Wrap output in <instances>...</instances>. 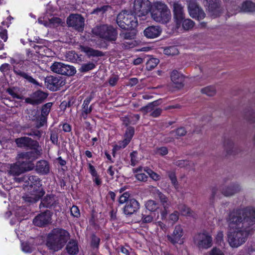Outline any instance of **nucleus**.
Segmentation results:
<instances>
[{
  "instance_id": "63",
  "label": "nucleus",
  "mask_w": 255,
  "mask_h": 255,
  "mask_svg": "<svg viewBox=\"0 0 255 255\" xmlns=\"http://www.w3.org/2000/svg\"><path fill=\"white\" fill-rule=\"evenodd\" d=\"M137 154V152L136 151H133L130 153V164L133 166H135L137 162V160L136 159Z\"/></svg>"
},
{
  "instance_id": "32",
  "label": "nucleus",
  "mask_w": 255,
  "mask_h": 255,
  "mask_svg": "<svg viewBox=\"0 0 255 255\" xmlns=\"http://www.w3.org/2000/svg\"><path fill=\"white\" fill-rule=\"evenodd\" d=\"M66 60L73 63H80L83 61L82 55H78L74 51H68L66 53Z\"/></svg>"
},
{
  "instance_id": "45",
  "label": "nucleus",
  "mask_w": 255,
  "mask_h": 255,
  "mask_svg": "<svg viewBox=\"0 0 255 255\" xmlns=\"http://www.w3.org/2000/svg\"><path fill=\"white\" fill-rule=\"evenodd\" d=\"M244 118L250 124L255 123V113L252 110L246 111L245 112Z\"/></svg>"
},
{
  "instance_id": "64",
  "label": "nucleus",
  "mask_w": 255,
  "mask_h": 255,
  "mask_svg": "<svg viewBox=\"0 0 255 255\" xmlns=\"http://www.w3.org/2000/svg\"><path fill=\"white\" fill-rule=\"evenodd\" d=\"M209 255H224V254L219 249L213 248L209 252Z\"/></svg>"
},
{
  "instance_id": "56",
  "label": "nucleus",
  "mask_w": 255,
  "mask_h": 255,
  "mask_svg": "<svg viewBox=\"0 0 255 255\" xmlns=\"http://www.w3.org/2000/svg\"><path fill=\"white\" fill-rule=\"evenodd\" d=\"M70 212L71 215L74 217L79 218L80 216V210L77 206L73 205L71 208Z\"/></svg>"
},
{
  "instance_id": "4",
  "label": "nucleus",
  "mask_w": 255,
  "mask_h": 255,
  "mask_svg": "<svg viewBox=\"0 0 255 255\" xmlns=\"http://www.w3.org/2000/svg\"><path fill=\"white\" fill-rule=\"evenodd\" d=\"M92 31L94 35L112 43H115L118 38L117 28L111 24L97 25Z\"/></svg>"
},
{
  "instance_id": "26",
  "label": "nucleus",
  "mask_w": 255,
  "mask_h": 255,
  "mask_svg": "<svg viewBox=\"0 0 255 255\" xmlns=\"http://www.w3.org/2000/svg\"><path fill=\"white\" fill-rule=\"evenodd\" d=\"M162 32V29L159 26H150L146 28L143 33L148 38H155L158 37Z\"/></svg>"
},
{
  "instance_id": "48",
  "label": "nucleus",
  "mask_w": 255,
  "mask_h": 255,
  "mask_svg": "<svg viewBox=\"0 0 255 255\" xmlns=\"http://www.w3.org/2000/svg\"><path fill=\"white\" fill-rule=\"evenodd\" d=\"M201 92L208 96H213L216 93V90L214 86H209L201 89Z\"/></svg>"
},
{
  "instance_id": "58",
  "label": "nucleus",
  "mask_w": 255,
  "mask_h": 255,
  "mask_svg": "<svg viewBox=\"0 0 255 255\" xmlns=\"http://www.w3.org/2000/svg\"><path fill=\"white\" fill-rule=\"evenodd\" d=\"M178 208L179 210L181 212L182 214L184 215H189L190 214V209L185 205H179Z\"/></svg>"
},
{
  "instance_id": "18",
  "label": "nucleus",
  "mask_w": 255,
  "mask_h": 255,
  "mask_svg": "<svg viewBox=\"0 0 255 255\" xmlns=\"http://www.w3.org/2000/svg\"><path fill=\"white\" fill-rule=\"evenodd\" d=\"M209 12L212 16L217 17L222 13L221 0H206Z\"/></svg>"
},
{
  "instance_id": "33",
  "label": "nucleus",
  "mask_w": 255,
  "mask_h": 255,
  "mask_svg": "<svg viewBox=\"0 0 255 255\" xmlns=\"http://www.w3.org/2000/svg\"><path fill=\"white\" fill-rule=\"evenodd\" d=\"M67 253L70 255H76L79 252L78 243L76 240H70L66 247Z\"/></svg>"
},
{
  "instance_id": "25",
  "label": "nucleus",
  "mask_w": 255,
  "mask_h": 255,
  "mask_svg": "<svg viewBox=\"0 0 255 255\" xmlns=\"http://www.w3.org/2000/svg\"><path fill=\"white\" fill-rule=\"evenodd\" d=\"M93 99L92 95L87 97L84 101L82 104V108L81 114V117L86 120L88 118V115L92 112L93 110V104L89 106L91 101Z\"/></svg>"
},
{
  "instance_id": "12",
  "label": "nucleus",
  "mask_w": 255,
  "mask_h": 255,
  "mask_svg": "<svg viewBox=\"0 0 255 255\" xmlns=\"http://www.w3.org/2000/svg\"><path fill=\"white\" fill-rule=\"evenodd\" d=\"M17 147L26 149L40 147L39 142L27 136H22L15 139Z\"/></svg>"
},
{
  "instance_id": "22",
  "label": "nucleus",
  "mask_w": 255,
  "mask_h": 255,
  "mask_svg": "<svg viewBox=\"0 0 255 255\" xmlns=\"http://www.w3.org/2000/svg\"><path fill=\"white\" fill-rule=\"evenodd\" d=\"M183 235V230L180 225L175 226L174 230L171 235H168L167 238L172 244L175 245L177 243L181 244L182 237Z\"/></svg>"
},
{
  "instance_id": "37",
  "label": "nucleus",
  "mask_w": 255,
  "mask_h": 255,
  "mask_svg": "<svg viewBox=\"0 0 255 255\" xmlns=\"http://www.w3.org/2000/svg\"><path fill=\"white\" fill-rule=\"evenodd\" d=\"M111 6L109 5H104L101 7H97L94 9L91 12V14H95L103 17L104 14L110 9Z\"/></svg>"
},
{
  "instance_id": "47",
  "label": "nucleus",
  "mask_w": 255,
  "mask_h": 255,
  "mask_svg": "<svg viewBox=\"0 0 255 255\" xmlns=\"http://www.w3.org/2000/svg\"><path fill=\"white\" fill-rule=\"evenodd\" d=\"M52 105L53 103L52 102L47 103L42 105L41 108V116L47 117L50 112Z\"/></svg>"
},
{
  "instance_id": "61",
  "label": "nucleus",
  "mask_w": 255,
  "mask_h": 255,
  "mask_svg": "<svg viewBox=\"0 0 255 255\" xmlns=\"http://www.w3.org/2000/svg\"><path fill=\"white\" fill-rule=\"evenodd\" d=\"M22 250L25 253H31L32 252V248L27 243H21Z\"/></svg>"
},
{
  "instance_id": "16",
  "label": "nucleus",
  "mask_w": 255,
  "mask_h": 255,
  "mask_svg": "<svg viewBox=\"0 0 255 255\" xmlns=\"http://www.w3.org/2000/svg\"><path fill=\"white\" fill-rule=\"evenodd\" d=\"M242 190L240 185L237 183H231L229 185H221L219 186L221 193L226 197L233 196Z\"/></svg>"
},
{
  "instance_id": "7",
  "label": "nucleus",
  "mask_w": 255,
  "mask_h": 255,
  "mask_svg": "<svg viewBox=\"0 0 255 255\" xmlns=\"http://www.w3.org/2000/svg\"><path fill=\"white\" fill-rule=\"evenodd\" d=\"M152 4L148 0H135L133 3V10L135 15L140 17L151 13Z\"/></svg>"
},
{
  "instance_id": "34",
  "label": "nucleus",
  "mask_w": 255,
  "mask_h": 255,
  "mask_svg": "<svg viewBox=\"0 0 255 255\" xmlns=\"http://www.w3.org/2000/svg\"><path fill=\"white\" fill-rule=\"evenodd\" d=\"M13 71L17 76H19L20 77H21L26 79L30 83H32L37 86L40 85L37 81H36L31 76L28 75L24 72H23L19 69H14Z\"/></svg>"
},
{
  "instance_id": "49",
  "label": "nucleus",
  "mask_w": 255,
  "mask_h": 255,
  "mask_svg": "<svg viewBox=\"0 0 255 255\" xmlns=\"http://www.w3.org/2000/svg\"><path fill=\"white\" fill-rule=\"evenodd\" d=\"M100 239L95 234H93L91 236V247L93 250H98L99 248Z\"/></svg>"
},
{
  "instance_id": "10",
  "label": "nucleus",
  "mask_w": 255,
  "mask_h": 255,
  "mask_svg": "<svg viewBox=\"0 0 255 255\" xmlns=\"http://www.w3.org/2000/svg\"><path fill=\"white\" fill-rule=\"evenodd\" d=\"M195 244L200 249H208L212 245V238L207 233H200L194 237Z\"/></svg>"
},
{
  "instance_id": "43",
  "label": "nucleus",
  "mask_w": 255,
  "mask_h": 255,
  "mask_svg": "<svg viewBox=\"0 0 255 255\" xmlns=\"http://www.w3.org/2000/svg\"><path fill=\"white\" fill-rule=\"evenodd\" d=\"M159 62V60L158 59L151 58L146 62V69L148 71L152 70L157 66Z\"/></svg>"
},
{
  "instance_id": "46",
  "label": "nucleus",
  "mask_w": 255,
  "mask_h": 255,
  "mask_svg": "<svg viewBox=\"0 0 255 255\" xmlns=\"http://www.w3.org/2000/svg\"><path fill=\"white\" fill-rule=\"evenodd\" d=\"M96 67V65L91 62L83 64L81 65L79 70L80 72L85 73L94 69Z\"/></svg>"
},
{
  "instance_id": "35",
  "label": "nucleus",
  "mask_w": 255,
  "mask_h": 255,
  "mask_svg": "<svg viewBox=\"0 0 255 255\" xmlns=\"http://www.w3.org/2000/svg\"><path fill=\"white\" fill-rule=\"evenodd\" d=\"M18 163L23 172L31 170L34 168V163L28 160L21 159Z\"/></svg>"
},
{
  "instance_id": "30",
  "label": "nucleus",
  "mask_w": 255,
  "mask_h": 255,
  "mask_svg": "<svg viewBox=\"0 0 255 255\" xmlns=\"http://www.w3.org/2000/svg\"><path fill=\"white\" fill-rule=\"evenodd\" d=\"M152 193L155 198H158L160 200L163 208L169 207L170 204L168 198L159 191V189L156 188L154 189L152 191Z\"/></svg>"
},
{
  "instance_id": "52",
  "label": "nucleus",
  "mask_w": 255,
  "mask_h": 255,
  "mask_svg": "<svg viewBox=\"0 0 255 255\" xmlns=\"http://www.w3.org/2000/svg\"><path fill=\"white\" fill-rule=\"evenodd\" d=\"M63 22L61 18L57 17H53L49 19L48 22V26H58L59 25H62Z\"/></svg>"
},
{
  "instance_id": "17",
  "label": "nucleus",
  "mask_w": 255,
  "mask_h": 255,
  "mask_svg": "<svg viewBox=\"0 0 255 255\" xmlns=\"http://www.w3.org/2000/svg\"><path fill=\"white\" fill-rule=\"evenodd\" d=\"M48 94L41 90H37L33 93L31 98H27L25 102L33 106L38 105L43 103L47 98Z\"/></svg>"
},
{
  "instance_id": "62",
  "label": "nucleus",
  "mask_w": 255,
  "mask_h": 255,
  "mask_svg": "<svg viewBox=\"0 0 255 255\" xmlns=\"http://www.w3.org/2000/svg\"><path fill=\"white\" fill-rule=\"evenodd\" d=\"M119 79V78L118 76L113 75L109 79L108 82L110 86H114L117 84Z\"/></svg>"
},
{
  "instance_id": "24",
  "label": "nucleus",
  "mask_w": 255,
  "mask_h": 255,
  "mask_svg": "<svg viewBox=\"0 0 255 255\" xmlns=\"http://www.w3.org/2000/svg\"><path fill=\"white\" fill-rule=\"evenodd\" d=\"M190 15L193 18L198 20L203 19L206 16L203 10L197 4L190 3L188 6Z\"/></svg>"
},
{
  "instance_id": "40",
  "label": "nucleus",
  "mask_w": 255,
  "mask_h": 255,
  "mask_svg": "<svg viewBox=\"0 0 255 255\" xmlns=\"http://www.w3.org/2000/svg\"><path fill=\"white\" fill-rule=\"evenodd\" d=\"M146 208L151 212H155L159 208V204L154 200H148L145 203Z\"/></svg>"
},
{
  "instance_id": "11",
  "label": "nucleus",
  "mask_w": 255,
  "mask_h": 255,
  "mask_svg": "<svg viewBox=\"0 0 255 255\" xmlns=\"http://www.w3.org/2000/svg\"><path fill=\"white\" fill-rule=\"evenodd\" d=\"M52 213L46 210L38 214L33 220V224L38 227H45L51 223Z\"/></svg>"
},
{
  "instance_id": "6",
  "label": "nucleus",
  "mask_w": 255,
  "mask_h": 255,
  "mask_svg": "<svg viewBox=\"0 0 255 255\" xmlns=\"http://www.w3.org/2000/svg\"><path fill=\"white\" fill-rule=\"evenodd\" d=\"M66 23L68 27L78 32H82L85 26V19L80 14L71 13L67 17Z\"/></svg>"
},
{
  "instance_id": "15",
  "label": "nucleus",
  "mask_w": 255,
  "mask_h": 255,
  "mask_svg": "<svg viewBox=\"0 0 255 255\" xmlns=\"http://www.w3.org/2000/svg\"><path fill=\"white\" fill-rule=\"evenodd\" d=\"M45 193V192L44 189H40V191L37 190V189L30 190L29 193L22 196V199L25 202L30 205L38 201Z\"/></svg>"
},
{
  "instance_id": "8",
  "label": "nucleus",
  "mask_w": 255,
  "mask_h": 255,
  "mask_svg": "<svg viewBox=\"0 0 255 255\" xmlns=\"http://www.w3.org/2000/svg\"><path fill=\"white\" fill-rule=\"evenodd\" d=\"M50 69L54 73L68 76L74 75L76 72L73 66L58 62L53 63Z\"/></svg>"
},
{
  "instance_id": "21",
  "label": "nucleus",
  "mask_w": 255,
  "mask_h": 255,
  "mask_svg": "<svg viewBox=\"0 0 255 255\" xmlns=\"http://www.w3.org/2000/svg\"><path fill=\"white\" fill-rule=\"evenodd\" d=\"M30 149L32 150L19 154V158L22 159L28 160L33 163V161L38 158L42 153V149L40 147L36 148H30Z\"/></svg>"
},
{
  "instance_id": "19",
  "label": "nucleus",
  "mask_w": 255,
  "mask_h": 255,
  "mask_svg": "<svg viewBox=\"0 0 255 255\" xmlns=\"http://www.w3.org/2000/svg\"><path fill=\"white\" fill-rule=\"evenodd\" d=\"M140 208L139 202L135 199L132 198L127 202L123 208V213L127 216H130L135 214Z\"/></svg>"
},
{
  "instance_id": "55",
  "label": "nucleus",
  "mask_w": 255,
  "mask_h": 255,
  "mask_svg": "<svg viewBox=\"0 0 255 255\" xmlns=\"http://www.w3.org/2000/svg\"><path fill=\"white\" fill-rule=\"evenodd\" d=\"M130 195L128 192L124 193L119 198V202L120 204L124 203L127 204V202L130 199Z\"/></svg>"
},
{
  "instance_id": "31",
  "label": "nucleus",
  "mask_w": 255,
  "mask_h": 255,
  "mask_svg": "<svg viewBox=\"0 0 255 255\" xmlns=\"http://www.w3.org/2000/svg\"><path fill=\"white\" fill-rule=\"evenodd\" d=\"M240 9L244 12H255V3L249 0L244 1L240 6Z\"/></svg>"
},
{
  "instance_id": "14",
  "label": "nucleus",
  "mask_w": 255,
  "mask_h": 255,
  "mask_svg": "<svg viewBox=\"0 0 255 255\" xmlns=\"http://www.w3.org/2000/svg\"><path fill=\"white\" fill-rule=\"evenodd\" d=\"M173 18L177 25H180L185 18V13L183 5L179 1H175L172 4Z\"/></svg>"
},
{
  "instance_id": "54",
  "label": "nucleus",
  "mask_w": 255,
  "mask_h": 255,
  "mask_svg": "<svg viewBox=\"0 0 255 255\" xmlns=\"http://www.w3.org/2000/svg\"><path fill=\"white\" fill-rule=\"evenodd\" d=\"M23 134L28 136H36L39 138L42 135V131L35 129H31L29 131L24 132Z\"/></svg>"
},
{
  "instance_id": "2",
  "label": "nucleus",
  "mask_w": 255,
  "mask_h": 255,
  "mask_svg": "<svg viewBox=\"0 0 255 255\" xmlns=\"http://www.w3.org/2000/svg\"><path fill=\"white\" fill-rule=\"evenodd\" d=\"M70 237V233L67 230L61 228H54L48 234L45 245L50 252L55 253L63 248Z\"/></svg>"
},
{
  "instance_id": "60",
  "label": "nucleus",
  "mask_w": 255,
  "mask_h": 255,
  "mask_svg": "<svg viewBox=\"0 0 255 255\" xmlns=\"http://www.w3.org/2000/svg\"><path fill=\"white\" fill-rule=\"evenodd\" d=\"M177 51V48L175 46H170L164 50V53L168 55L175 54Z\"/></svg>"
},
{
  "instance_id": "27",
  "label": "nucleus",
  "mask_w": 255,
  "mask_h": 255,
  "mask_svg": "<svg viewBox=\"0 0 255 255\" xmlns=\"http://www.w3.org/2000/svg\"><path fill=\"white\" fill-rule=\"evenodd\" d=\"M80 49L82 52L85 53L89 58L91 57H103L105 55V53L101 51L94 49L87 46L80 45Z\"/></svg>"
},
{
  "instance_id": "5",
  "label": "nucleus",
  "mask_w": 255,
  "mask_h": 255,
  "mask_svg": "<svg viewBox=\"0 0 255 255\" xmlns=\"http://www.w3.org/2000/svg\"><path fill=\"white\" fill-rule=\"evenodd\" d=\"M116 22L119 26L123 29H133L138 25L135 14L126 10H122L119 13Z\"/></svg>"
},
{
  "instance_id": "13",
  "label": "nucleus",
  "mask_w": 255,
  "mask_h": 255,
  "mask_svg": "<svg viewBox=\"0 0 255 255\" xmlns=\"http://www.w3.org/2000/svg\"><path fill=\"white\" fill-rule=\"evenodd\" d=\"M25 186L30 187V190L37 189L40 191V189H44L41 183V180L36 175H25L22 178Z\"/></svg>"
},
{
  "instance_id": "44",
  "label": "nucleus",
  "mask_w": 255,
  "mask_h": 255,
  "mask_svg": "<svg viewBox=\"0 0 255 255\" xmlns=\"http://www.w3.org/2000/svg\"><path fill=\"white\" fill-rule=\"evenodd\" d=\"M50 134V140L52 143L54 144L57 145L58 141V129L57 128H53L49 130Z\"/></svg>"
},
{
  "instance_id": "50",
  "label": "nucleus",
  "mask_w": 255,
  "mask_h": 255,
  "mask_svg": "<svg viewBox=\"0 0 255 255\" xmlns=\"http://www.w3.org/2000/svg\"><path fill=\"white\" fill-rule=\"evenodd\" d=\"M175 133V136L177 138L179 137L183 136L186 135L187 131L184 127L179 128L175 130H173L170 131L169 134H172Z\"/></svg>"
},
{
  "instance_id": "51",
  "label": "nucleus",
  "mask_w": 255,
  "mask_h": 255,
  "mask_svg": "<svg viewBox=\"0 0 255 255\" xmlns=\"http://www.w3.org/2000/svg\"><path fill=\"white\" fill-rule=\"evenodd\" d=\"M182 27L184 29L188 30L193 27L194 22L190 19H185L182 21Z\"/></svg>"
},
{
  "instance_id": "9",
  "label": "nucleus",
  "mask_w": 255,
  "mask_h": 255,
  "mask_svg": "<svg viewBox=\"0 0 255 255\" xmlns=\"http://www.w3.org/2000/svg\"><path fill=\"white\" fill-rule=\"evenodd\" d=\"M65 84L63 78L59 76H49L45 78V85L51 91H57Z\"/></svg>"
},
{
  "instance_id": "28",
  "label": "nucleus",
  "mask_w": 255,
  "mask_h": 255,
  "mask_svg": "<svg viewBox=\"0 0 255 255\" xmlns=\"http://www.w3.org/2000/svg\"><path fill=\"white\" fill-rule=\"evenodd\" d=\"M35 171L41 175H47L50 172V165L45 160H40L34 166Z\"/></svg>"
},
{
  "instance_id": "53",
  "label": "nucleus",
  "mask_w": 255,
  "mask_h": 255,
  "mask_svg": "<svg viewBox=\"0 0 255 255\" xmlns=\"http://www.w3.org/2000/svg\"><path fill=\"white\" fill-rule=\"evenodd\" d=\"M6 92L12 96L13 98L17 99H22V96L19 95L16 91V89L14 87L9 88L7 89Z\"/></svg>"
},
{
  "instance_id": "20",
  "label": "nucleus",
  "mask_w": 255,
  "mask_h": 255,
  "mask_svg": "<svg viewBox=\"0 0 255 255\" xmlns=\"http://www.w3.org/2000/svg\"><path fill=\"white\" fill-rule=\"evenodd\" d=\"M134 128L132 127H128L124 133V139L120 141L118 145L115 146L116 149H120L125 148L130 142L134 134Z\"/></svg>"
},
{
  "instance_id": "57",
  "label": "nucleus",
  "mask_w": 255,
  "mask_h": 255,
  "mask_svg": "<svg viewBox=\"0 0 255 255\" xmlns=\"http://www.w3.org/2000/svg\"><path fill=\"white\" fill-rule=\"evenodd\" d=\"M145 171L148 173L150 177L155 181H157L160 179V176L156 173L154 172L151 169L147 168L145 170Z\"/></svg>"
},
{
  "instance_id": "23",
  "label": "nucleus",
  "mask_w": 255,
  "mask_h": 255,
  "mask_svg": "<svg viewBox=\"0 0 255 255\" xmlns=\"http://www.w3.org/2000/svg\"><path fill=\"white\" fill-rule=\"evenodd\" d=\"M39 204V208H52L56 206L58 204L56 196L53 194H47L43 198H41Z\"/></svg>"
},
{
  "instance_id": "41",
  "label": "nucleus",
  "mask_w": 255,
  "mask_h": 255,
  "mask_svg": "<svg viewBox=\"0 0 255 255\" xmlns=\"http://www.w3.org/2000/svg\"><path fill=\"white\" fill-rule=\"evenodd\" d=\"M130 29V30L129 31L120 33V36L124 40H132L135 38L136 35V30L134 29V28Z\"/></svg>"
},
{
  "instance_id": "39",
  "label": "nucleus",
  "mask_w": 255,
  "mask_h": 255,
  "mask_svg": "<svg viewBox=\"0 0 255 255\" xmlns=\"http://www.w3.org/2000/svg\"><path fill=\"white\" fill-rule=\"evenodd\" d=\"M174 164L180 168H186L190 169V168L194 166V163L187 160H179L174 162Z\"/></svg>"
},
{
  "instance_id": "1",
  "label": "nucleus",
  "mask_w": 255,
  "mask_h": 255,
  "mask_svg": "<svg viewBox=\"0 0 255 255\" xmlns=\"http://www.w3.org/2000/svg\"><path fill=\"white\" fill-rule=\"evenodd\" d=\"M230 227L235 229L228 234V241L233 248H238L244 244L249 235L250 228L255 224V208L247 207L231 212L227 219Z\"/></svg>"
},
{
  "instance_id": "42",
  "label": "nucleus",
  "mask_w": 255,
  "mask_h": 255,
  "mask_svg": "<svg viewBox=\"0 0 255 255\" xmlns=\"http://www.w3.org/2000/svg\"><path fill=\"white\" fill-rule=\"evenodd\" d=\"M168 178L171 180V183L175 189H178L179 187L178 182L177 179L175 172L173 171H168L166 172Z\"/></svg>"
},
{
  "instance_id": "59",
  "label": "nucleus",
  "mask_w": 255,
  "mask_h": 255,
  "mask_svg": "<svg viewBox=\"0 0 255 255\" xmlns=\"http://www.w3.org/2000/svg\"><path fill=\"white\" fill-rule=\"evenodd\" d=\"M153 218L151 215L142 214L141 221L143 223H149L153 221Z\"/></svg>"
},
{
  "instance_id": "3",
  "label": "nucleus",
  "mask_w": 255,
  "mask_h": 255,
  "mask_svg": "<svg viewBox=\"0 0 255 255\" xmlns=\"http://www.w3.org/2000/svg\"><path fill=\"white\" fill-rule=\"evenodd\" d=\"M150 15L155 21L163 24L167 23L171 19L170 9L162 1H156L152 3Z\"/></svg>"
},
{
  "instance_id": "36",
  "label": "nucleus",
  "mask_w": 255,
  "mask_h": 255,
  "mask_svg": "<svg viewBox=\"0 0 255 255\" xmlns=\"http://www.w3.org/2000/svg\"><path fill=\"white\" fill-rule=\"evenodd\" d=\"M224 146L227 154H234V151L233 150L234 142L232 139L225 137L224 141Z\"/></svg>"
},
{
  "instance_id": "38",
  "label": "nucleus",
  "mask_w": 255,
  "mask_h": 255,
  "mask_svg": "<svg viewBox=\"0 0 255 255\" xmlns=\"http://www.w3.org/2000/svg\"><path fill=\"white\" fill-rule=\"evenodd\" d=\"M23 173L18 162L10 166L8 173L13 176H18Z\"/></svg>"
},
{
  "instance_id": "29",
  "label": "nucleus",
  "mask_w": 255,
  "mask_h": 255,
  "mask_svg": "<svg viewBox=\"0 0 255 255\" xmlns=\"http://www.w3.org/2000/svg\"><path fill=\"white\" fill-rule=\"evenodd\" d=\"M170 78L172 82L176 85L177 87L183 86L184 77L176 70H173L170 74Z\"/></svg>"
}]
</instances>
